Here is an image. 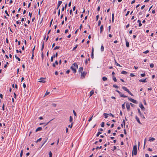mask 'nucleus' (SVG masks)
Returning <instances> with one entry per match:
<instances>
[{"instance_id":"26","label":"nucleus","mask_w":157,"mask_h":157,"mask_svg":"<svg viewBox=\"0 0 157 157\" xmlns=\"http://www.w3.org/2000/svg\"><path fill=\"white\" fill-rule=\"evenodd\" d=\"M127 73V72L126 71H122L121 72V74H123L126 75Z\"/></svg>"},{"instance_id":"29","label":"nucleus","mask_w":157,"mask_h":157,"mask_svg":"<svg viewBox=\"0 0 157 157\" xmlns=\"http://www.w3.org/2000/svg\"><path fill=\"white\" fill-rule=\"evenodd\" d=\"M114 19V14L113 13L112 14V22H113Z\"/></svg>"},{"instance_id":"3","label":"nucleus","mask_w":157,"mask_h":157,"mask_svg":"<svg viewBox=\"0 0 157 157\" xmlns=\"http://www.w3.org/2000/svg\"><path fill=\"white\" fill-rule=\"evenodd\" d=\"M116 91L119 94L120 96V97L123 98H126L127 97V96H125L124 94H122L119 91L116 90Z\"/></svg>"},{"instance_id":"58","label":"nucleus","mask_w":157,"mask_h":157,"mask_svg":"<svg viewBox=\"0 0 157 157\" xmlns=\"http://www.w3.org/2000/svg\"><path fill=\"white\" fill-rule=\"evenodd\" d=\"M129 12H129V11H128V12H127V13H126V14H125V16H128V14H129Z\"/></svg>"},{"instance_id":"30","label":"nucleus","mask_w":157,"mask_h":157,"mask_svg":"<svg viewBox=\"0 0 157 157\" xmlns=\"http://www.w3.org/2000/svg\"><path fill=\"white\" fill-rule=\"evenodd\" d=\"M104 46H103V45L102 44V45L101 48V51L103 52L104 51Z\"/></svg>"},{"instance_id":"31","label":"nucleus","mask_w":157,"mask_h":157,"mask_svg":"<svg viewBox=\"0 0 157 157\" xmlns=\"http://www.w3.org/2000/svg\"><path fill=\"white\" fill-rule=\"evenodd\" d=\"M23 150H22L21 152L20 155V157H22V155H23Z\"/></svg>"},{"instance_id":"41","label":"nucleus","mask_w":157,"mask_h":157,"mask_svg":"<svg viewBox=\"0 0 157 157\" xmlns=\"http://www.w3.org/2000/svg\"><path fill=\"white\" fill-rule=\"evenodd\" d=\"M150 66L151 68H153L154 67V65L153 63H152L150 65Z\"/></svg>"},{"instance_id":"45","label":"nucleus","mask_w":157,"mask_h":157,"mask_svg":"<svg viewBox=\"0 0 157 157\" xmlns=\"http://www.w3.org/2000/svg\"><path fill=\"white\" fill-rule=\"evenodd\" d=\"M115 63H116V65H117V66H119V67H121V65H120L119 63H117V62L116 61H115Z\"/></svg>"},{"instance_id":"46","label":"nucleus","mask_w":157,"mask_h":157,"mask_svg":"<svg viewBox=\"0 0 157 157\" xmlns=\"http://www.w3.org/2000/svg\"><path fill=\"white\" fill-rule=\"evenodd\" d=\"M130 104L132 107H134L135 106V105L132 103H130Z\"/></svg>"},{"instance_id":"64","label":"nucleus","mask_w":157,"mask_h":157,"mask_svg":"<svg viewBox=\"0 0 157 157\" xmlns=\"http://www.w3.org/2000/svg\"><path fill=\"white\" fill-rule=\"evenodd\" d=\"M145 157H149V155L147 154H145Z\"/></svg>"},{"instance_id":"32","label":"nucleus","mask_w":157,"mask_h":157,"mask_svg":"<svg viewBox=\"0 0 157 157\" xmlns=\"http://www.w3.org/2000/svg\"><path fill=\"white\" fill-rule=\"evenodd\" d=\"M60 48V47L59 46H56V47H55L53 50H56V49H59Z\"/></svg>"},{"instance_id":"48","label":"nucleus","mask_w":157,"mask_h":157,"mask_svg":"<svg viewBox=\"0 0 157 157\" xmlns=\"http://www.w3.org/2000/svg\"><path fill=\"white\" fill-rule=\"evenodd\" d=\"M2 109L3 110H5V105L4 104H3L2 106Z\"/></svg>"},{"instance_id":"25","label":"nucleus","mask_w":157,"mask_h":157,"mask_svg":"<svg viewBox=\"0 0 157 157\" xmlns=\"http://www.w3.org/2000/svg\"><path fill=\"white\" fill-rule=\"evenodd\" d=\"M113 79L115 82H116L117 81V79L114 76H113Z\"/></svg>"},{"instance_id":"21","label":"nucleus","mask_w":157,"mask_h":157,"mask_svg":"<svg viewBox=\"0 0 157 157\" xmlns=\"http://www.w3.org/2000/svg\"><path fill=\"white\" fill-rule=\"evenodd\" d=\"M137 110L140 117H142V113L140 111V109L139 108H138L137 109Z\"/></svg>"},{"instance_id":"60","label":"nucleus","mask_w":157,"mask_h":157,"mask_svg":"<svg viewBox=\"0 0 157 157\" xmlns=\"http://www.w3.org/2000/svg\"><path fill=\"white\" fill-rule=\"evenodd\" d=\"M130 76L131 77H133L135 75L132 73H131L130 74Z\"/></svg>"},{"instance_id":"42","label":"nucleus","mask_w":157,"mask_h":157,"mask_svg":"<svg viewBox=\"0 0 157 157\" xmlns=\"http://www.w3.org/2000/svg\"><path fill=\"white\" fill-rule=\"evenodd\" d=\"M102 146H100V147L98 146L96 147V150H97L99 148L101 149L102 148Z\"/></svg>"},{"instance_id":"53","label":"nucleus","mask_w":157,"mask_h":157,"mask_svg":"<svg viewBox=\"0 0 157 157\" xmlns=\"http://www.w3.org/2000/svg\"><path fill=\"white\" fill-rule=\"evenodd\" d=\"M52 21H53V19H52L51 21H50V25H49L50 27H51V25H52Z\"/></svg>"},{"instance_id":"37","label":"nucleus","mask_w":157,"mask_h":157,"mask_svg":"<svg viewBox=\"0 0 157 157\" xmlns=\"http://www.w3.org/2000/svg\"><path fill=\"white\" fill-rule=\"evenodd\" d=\"M49 157H52V152L51 151H50L49 152Z\"/></svg>"},{"instance_id":"59","label":"nucleus","mask_w":157,"mask_h":157,"mask_svg":"<svg viewBox=\"0 0 157 157\" xmlns=\"http://www.w3.org/2000/svg\"><path fill=\"white\" fill-rule=\"evenodd\" d=\"M109 115L110 116H112V117H114V116L111 113H109Z\"/></svg>"},{"instance_id":"22","label":"nucleus","mask_w":157,"mask_h":157,"mask_svg":"<svg viewBox=\"0 0 157 157\" xmlns=\"http://www.w3.org/2000/svg\"><path fill=\"white\" fill-rule=\"evenodd\" d=\"M44 42H43V43H42V47H41V51H42L43 50L44 48Z\"/></svg>"},{"instance_id":"49","label":"nucleus","mask_w":157,"mask_h":157,"mask_svg":"<svg viewBox=\"0 0 157 157\" xmlns=\"http://www.w3.org/2000/svg\"><path fill=\"white\" fill-rule=\"evenodd\" d=\"M145 76V73L141 74V76L142 77H144Z\"/></svg>"},{"instance_id":"16","label":"nucleus","mask_w":157,"mask_h":157,"mask_svg":"<svg viewBox=\"0 0 157 157\" xmlns=\"http://www.w3.org/2000/svg\"><path fill=\"white\" fill-rule=\"evenodd\" d=\"M56 64V65H57L58 64V61L56 60V61L55 63H53L52 66L53 67H55V64Z\"/></svg>"},{"instance_id":"20","label":"nucleus","mask_w":157,"mask_h":157,"mask_svg":"<svg viewBox=\"0 0 157 157\" xmlns=\"http://www.w3.org/2000/svg\"><path fill=\"white\" fill-rule=\"evenodd\" d=\"M41 127H38L36 130V132H37L39 131H41L42 130Z\"/></svg>"},{"instance_id":"14","label":"nucleus","mask_w":157,"mask_h":157,"mask_svg":"<svg viewBox=\"0 0 157 157\" xmlns=\"http://www.w3.org/2000/svg\"><path fill=\"white\" fill-rule=\"evenodd\" d=\"M126 107L128 109V111H129V109H130V105L129 104H126Z\"/></svg>"},{"instance_id":"5","label":"nucleus","mask_w":157,"mask_h":157,"mask_svg":"<svg viewBox=\"0 0 157 157\" xmlns=\"http://www.w3.org/2000/svg\"><path fill=\"white\" fill-rule=\"evenodd\" d=\"M128 99L130 101H131V102H132L134 103L137 104V102L136 100L134 99H133L131 98L128 97Z\"/></svg>"},{"instance_id":"17","label":"nucleus","mask_w":157,"mask_h":157,"mask_svg":"<svg viewBox=\"0 0 157 157\" xmlns=\"http://www.w3.org/2000/svg\"><path fill=\"white\" fill-rule=\"evenodd\" d=\"M83 70V68L82 67H80L79 69V70H78V71L79 72H81V73H82V72H82V71Z\"/></svg>"},{"instance_id":"36","label":"nucleus","mask_w":157,"mask_h":157,"mask_svg":"<svg viewBox=\"0 0 157 157\" xmlns=\"http://www.w3.org/2000/svg\"><path fill=\"white\" fill-rule=\"evenodd\" d=\"M113 86L116 88H119V87L116 84H114Z\"/></svg>"},{"instance_id":"50","label":"nucleus","mask_w":157,"mask_h":157,"mask_svg":"<svg viewBox=\"0 0 157 157\" xmlns=\"http://www.w3.org/2000/svg\"><path fill=\"white\" fill-rule=\"evenodd\" d=\"M122 108L124 109L125 108L124 104L122 105Z\"/></svg>"},{"instance_id":"47","label":"nucleus","mask_w":157,"mask_h":157,"mask_svg":"<svg viewBox=\"0 0 157 157\" xmlns=\"http://www.w3.org/2000/svg\"><path fill=\"white\" fill-rule=\"evenodd\" d=\"M149 52V51L147 50L146 51L143 52L144 53L147 54Z\"/></svg>"},{"instance_id":"54","label":"nucleus","mask_w":157,"mask_h":157,"mask_svg":"<svg viewBox=\"0 0 157 157\" xmlns=\"http://www.w3.org/2000/svg\"><path fill=\"white\" fill-rule=\"evenodd\" d=\"M49 93H50V92H48L47 91L45 94V96L49 94Z\"/></svg>"},{"instance_id":"10","label":"nucleus","mask_w":157,"mask_h":157,"mask_svg":"<svg viewBox=\"0 0 157 157\" xmlns=\"http://www.w3.org/2000/svg\"><path fill=\"white\" fill-rule=\"evenodd\" d=\"M139 107L142 110H144L145 109L144 107L143 106L142 104H140L139 105Z\"/></svg>"},{"instance_id":"34","label":"nucleus","mask_w":157,"mask_h":157,"mask_svg":"<svg viewBox=\"0 0 157 157\" xmlns=\"http://www.w3.org/2000/svg\"><path fill=\"white\" fill-rule=\"evenodd\" d=\"M104 124H105V123L104 122H102V123H101V126L102 127H104Z\"/></svg>"},{"instance_id":"61","label":"nucleus","mask_w":157,"mask_h":157,"mask_svg":"<svg viewBox=\"0 0 157 157\" xmlns=\"http://www.w3.org/2000/svg\"><path fill=\"white\" fill-rule=\"evenodd\" d=\"M70 71L69 70H67L66 71V73L67 74H69V73L70 72Z\"/></svg>"},{"instance_id":"51","label":"nucleus","mask_w":157,"mask_h":157,"mask_svg":"<svg viewBox=\"0 0 157 157\" xmlns=\"http://www.w3.org/2000/svg\"><path fill=\"white\" fill-rule=\"evenodd\" d=\"M101 24V21L100 20H99L98 22V26H100V25Z\"/></svg>"},{"instance_id":"27","label":"nucleus","mask_w":157,"mask_h":157,"mask_svg":"<svg viewBox=\"0 0 157 157\" xmlns=\"http://www.w3.org/2000/svg\"><path fill=\"white\" fill-rule=\"evenodd\" d=\"M103 29V25H101L100 27V33H101L102 32Z\"/></svg>"},{"instance_id":"33","label":"nucleus","mask_w":157,"mask_h":157,"mask_svg":"<svg viewBox=\"0 0 157 157\" xmlns=\"http://www.w3.org/2000/svg\"><path fill=\"white\" fill-rule=\"evenodd\" d=\"M78 46V45H77V44L76 45L75 47H74L73 48V49H72V51H74L77 48Z\"/></svg>"},{"instance_id":"8","label":"nucleus","mask_w":157,"mask_h":157,"mask_svg":"<svg viewBox=\"0 0 157 157\" xmlns=\"http://www.w3.org/2000/svg\"><path fill=\"white\" fill-rule=\"evenodd\" d=\"M45 79V78H40V79L41 80H40L38 81L39 82H42L43 83H44L45 82V81L43 80V79Z\"/></svg>"},{"instance_id":"40","label":"nucleus","mask_w":157,"mask_h":157,"mask_svg":"<svg viewBox=\"0 0 157 157\" xmlns=\"http://www.w3.org/2000/svg\"><path fill=\"white\" fill-rule=\"evenodd\" d=\"M73 122H72V123H71V125H69L68 126V127L69 128H71L72 127V125H73Z\"/></svg>"},{"instance_id":"2","label":"nucleus","mask_w":157,"mask_h":157,"mask_svg":"<svg viewBox=\"0 0 157 157\" xmlns=\"http://www.w3.org/2000/svg\"><path fill=\"white\" fill-rule=\"evenodd\" d=\"M122 88L124 91L127 92L128 94H129L132 96H133V95L131 93V92L129 90L127 89L125 86H122Z\"/></svg>"},{"instance_id":"44","label":"nucleus","mask_w":157,"mask_h":157,"mask_svg":"<svg viewBox=\"0 0 157 157\" xmlns=\"http://www.w3.org/2000/svg\"><path fill=\"white\" fill-rule=\"evenodd\" d=\"M35 46L34 47V48L32 50V53L33 54H34V50H35Z\"/></svg>"},{"instance_id":"23","label":"nucleus","mask_w":157,"mask_h":157,"mask_svg":"<svg viewBox=\"0 0 157 157\" xmlns=\"http://www.w3.org/2000/svg\"><path fill=\"white\" fill-rule=\"evenodd\" d=\"M94 91L93 90L91 91L90 92V96H91L94 94Z\"/></svg>"},{"instance_id":"24","label":"nucleus","mask_w":157,"mask_h":157,"mask_svg":"<svg viewBox=\"0 0 157 157\" xmlns=\"http://www.w3.org/2000/svg\"><path fill=\"white\" fill-rule=\"evenodd\" d=\"M72 121H73V118H72V117H71V116H70V117L69 121L71 123L72 122H72Z\"/></svg>"},{"instance_id":"18","label":"nucleus","mask_w":157,"mask_h":157,"mask_svg":"<svg viewBox=\"0 0 157 157\" xmlns=\"http://www.w3.org/2000/svg\"><path fill=\"white\" fill-rule=\"evenodd\" d=\"M72 65H74V67L75 68H78V66L77 65V64L76 63H75L73 64H72Z\"/></svg>"},{"instance_id":"39","label":"nucleus","mask_w":157,"mask_h":157,"mask_svg":"<svg viewBox=\"0 0 157 157\" xmlns=\"http://www.w3.org/2000/svg\"><path fill=\"white\" fill-rule=\"evenodd\" d=\"M42 140V138H39V139H38V140H37L36 141V143H37L38 142H39V141H41V140Z\"/></svg>"},{"instance_id":"55","label":"nucleus","mask_w":157,"mask_h":157,"mask_svg":"<svg viewBox=\"0 0 157 157\" xmlns=\"http://www.w3.org/2000/svg\"><path fill=\"white\" fill-rule=\"evenodd\" d=\"M41 57H42V59L43 60V59H44V55H43V52H42V54H41Z\"/></svg>"},{"instance_id":"52","label":"nucleus","mask_w":157,"mask_h":157,"mask_svg":"<svg viewBox=\"0 0 157 157\" xmlns=\"http://www.w3.org/2000/svg\"><path fill=\"white\" fill-rule=\"evenodd\" d=\"M5 13H6V15L8 16H9V15L8 14V12H7V10H5Z\"/></svg>"},{"instance_id":"9","label":"nucleus","mask_w":157,"mask_h":157,"mask_svg":"<svg viewBox=\"0 0 157 157\" xmlns=\"http://www.w3.org/2000/svg\"><path fill=\"white\" fill-rule=\"evenodd\" d=\"M135 118L136 119L137 122L140 124H142L140 122L139 118L137 116H136L135 117Z\"/></svg>"},{"instance_id":"7","label":"nucleus","mask_w":157,"mask_h":157,"mask_svg":"<svg viewBox=\"0 0 157 157\" xmlns=\"http://www.w3.org/2000/svg\"><path fill=\"white\" fill-rule=\"evenodd\" d=\"M62 2L61 1H59L58 2V3L57 4V8L56 9H58L59 7L61 5V4L62 3Z\"/></svg>"},{"instance_id":"57","label":"nucleus","mask_w":157,"mask_h":157,"mask_svg":"<svg viewBox=\"0 0 157 157\" xmlns=\"http://www.w3.org/2000/svg\"><path fill=\"white\" fill-rule=\"evenodd\" d=\"M52 105L54 107H55L56 106V104H55V103H53L52 104Z\"/></svg>"},{"instance_id":"19","label":"nucleus","mask_w":157,"mask_h":157,"mask_svg":"<svg viewBox=\"0 0 157 157\" xmlns=\"http://www.w3.org/2000/svg\"><path fill=\"white\" fill-rule=\"evenodd\" d=\"M109 115L108 114L106 113H104L103 114V115L105 117V118H107L108 117V115Z\"/></svg>"},{"instance_id":"1","label":"nucleus","mask_w":157,"mask_h":157,"mask_svg":"<svg viewBox=\"0 0 157 157\" xmlns=\"http://www.w3.org/2000/svg\"><path fill=\"white\" fill-rule=\"evenodd\" d=\"M134 152V155H136L137 153V146L136 145H134L133 147L132 152V155H133V153Z\"/></svg>"},{"instance_id":"12","label":"nucleus","mask_w":157,"mask_h":157,"mask_svg":"<svg viewBox=\"0 0 157 157\" xmlns=\"http://www.w3.org/2000/svg\"><path fill=\"white\" fill-rule=\"evenodd\" d=\"M94 48L93 47H92V52L91 54V57L92 59H93L94 58Z\"/></svg>"},{"instance_id":"38","label":"nucleus","mask_w":157,"mask_h":157,"mask_svg":"<svg viewBox=\"0 0 157 157\" xmlns=\"http://www.w3.org/2000/svg\"><path fill=\"white\" fill-rule=\"evenodd\" d=\"M93 115H92V116L90 118V119L88 120V121L89 122H90V121H91L92 120V118H93Z\"/></svg>"},{"instance_id":"56","label":"nucleus","mask_w":157,"mask_h":157,"mask_svg":"<svg viewBox=\"0 0 157 157\" xmlns=\"http://www.w3.org/2000/svg\"><path fill=\"white\" fill-rule=\"evenodd\" d=\"M16 59H17L19 61H21V59L18 57H16Z\"/></svg>"},{"instance_id":"6","label":"nucleus","mask_w":157,"mask_h":157,"mask_svg":"<svg viewBox=\"0 0 157 157\" xmlns=\"http://www.w3.org/2000/svg\"><path fill=\"white\" fill-rule=\"evenodd\" d=\"M71 69L73 71L74 73H75L76 72V69L74 67V65H72L71 67Z\"/></svg>"},{"instance_id":"43","label":"nucleus","mask_w":157,"mask_h":157,"mask_svg":"<svg viewBox=\"0 0 157 157\" xmlns=\"http://www.w3.org/2000/svg\"><path fill=\"white\" fill-rule=\"evenodd\" d=\"M73 113L74 116H77L76 113L74 110H73Z\"/></svg>"},{"instance_id":"28","label":"nucleus","mask_w":157,"mask_h":157,"mask_svg":"<svg viewBox=\"0 0 157 157\" xmlns=\"http://www.w3.org/2000/svg\"><path fill=\"white\" fill-rule=\"evenodd\" d=\"M102 80L103 81H105L107 80V78L105 77H102Z\"/></svg>"},{"instance_id":"4","label":"nucleus","mask_w":157,"mask_h":157,"mask_svg":"<svg viewBox=\"0 0 157 157\" xmlns=\"http://www.w3.org/2000/svg\"><path fill=\"white\" fill-rule=\"evenodd\" d=\"M86 73V72L85 71L82 72L81 75V78L82 79L84 78Z\"/></svg>"},{"instance_id":"63","label":"nucleus","mask_w":157,"mask_h":157,"mask_svg":"<svg viewBox=\"0 0 157 157\" xmlns=\"http://www.w3.org/2000/svg\"><path fill=\"white\" fill-rule=\"evenodd\" d=\"M58 74V72L56 71L55 72V74L56 75H57Z\"/></svg>"},{"instance_id":"13","label":"nucleus","mask_w":157,"mask_h":157,"mask_svg":"<svg viewBox=\"0 0 157 157\" xmlns=\"http://www.w3.org/2000/svg\"><path fill=\"white\" fill-rule=\"evenodd\" d=\"M146 78L144 79H140L139 80V82H147V81H146Z\"/></svg>"},{"instance_id":"35","label":"nucleus","mask_w":157,"mask_h":157,"mask_svg":"<svg viewBox=\"0 0 157 157\" xmlns=\"http://www.w3.org/2000/svg\"><path fill=\"white\" fill-rule=\"evenodd\" d=\"M101 132H98V133H97V135H96V136H97V137H98V136H99V135L101 134Z\"/></svg>"},{"instance_id":"11","label":"nucleus","mask_w":157,"mask_h":157,"mask_svg":"<svg viewBox=\"0 0 157 157\" xmlns=\"http://www.w3.org/2000/svg\"><path fill=\"white\" fill-rule=\"evenodd\" d=\"M126 45L127 47H128L129 46V43L126 39H125Z\"/></svg>"},{"instance_id":"15","label":"nucleus","mask_w":157,"mask_h":157,"mask_svg":"<svg viewBox=\"0 0 157 157\" xmlns=\"http://www.w3.org/2000/svg\"><path fill=\"white\" fill-rule=\"evenodd\" d=\"M155 140V138H153V137H151L149 139V141L150 142H152V141H154Z\"/></svg>"},{"instance_id":"62","label":"nucleus","mask_w":157,"mask_h":157,"mask_svg":"<svg viewBox=\"0 0 157 157\" xmlns=\"http://www.w3.org/2000/svg\"><path fill=\"white\" fill-rule=\"evenodd\" d=\"M32 13H31L30 12H29V16L30 17H31V16H32Z\"/></svg>"}]
</instances>
